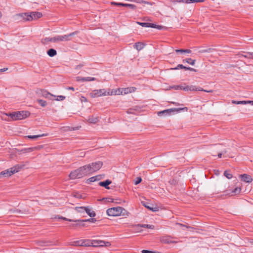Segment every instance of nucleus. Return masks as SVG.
<instances>
[{
    "label": "nucleus",
    "instance_id": "obj_1",
    "mask_svg": "<svg viewBox=\"0 0 253 253\" xmlns=\"http://www.w3.org/2000/svg\"><path fill=\"white\" fill-rule=\"evenodd\" d=\"M42 13L40 12H32L28 13H21L15 14L13 18L14 20L18 21H26L36 20L42 16Z\"/></svg>",
    "mask_w": 253,
    "mask_h": 253
},
{
    "label": "nucleus",
    "instance_id": "obj_2",
    "mask_svg": "<svg viewBox=\"0 0 253 253\" xmlns=\"http://www.w3.org/2000/svg\"><path fill=\"white\" fill-rule=\"evenodd\" d=\"M29 114L30 113L28 111L14 112L11 113H3L1 118L6 121H16L23 119Z\"/></svg>",
    "mask_w": 253,
    "mask_h": 253
},
{
    "label": "nucleus",
    "instance_id": "obj_3",
    "mask_svg": "<svg viewBox=\"0 0 253 253\" xmlns=\"http://www.w3.org/2000/svg\"><path fill=\"white\" fill-rule=\"evenodd\" d=\"M106 212L109 216H117L121 215H125L126 211L122 207H117L108 209Z\"/></svg>",
    "mask_w": 253,
    "mask_h": 253
},
{
    "label": "nucleus",
    "instance_id": "obj_4",
    "mask_svg": "<svg viewBox=\"0 0 253 253\" xmlns=\"http://www.w3.org/2000/svg\"><path fill=\"white\" fill-rule=\"evenodd\" d=\"M78 31H75L67 35L56 36L54 37H53V42H66L71 41V37L78 34Z\"/></svg>",
    "mask_w": 253,
    "mask_h": 253
},
{
    "label": "nucleus",
    "instance_id": "obj_5",
    "mask_svg": "<svg viewBox=\"0 0 253 253\" xmlns=\"http://www.w3.org/2000/svg\"><path fill=\"white\" fill-rule=\"evenodd\" d=\"M87 165L90 169L92 174L101 169L103 165V163L101 161H97Z\"/></svg>",
    "mask_w": 253,
    "mask_h": 253
},
{
    "label": "nucleus",
    "instance_id": "obj_6",
    "mask_svg": "<svg viewBox=\"0 0 253 253\" xmlns=\"http://www.w3.org/2000/svg\"><path fill=\"white\" fill-rule=\"evenodd\" d=\"M92 97H97L107 95V91L105 89H95L90 93Z\"/></svg>",
    "mask_w": 253,
    "mask_h": 253
},
{
    "label": "nucleus",
    "instance_id": "obj_7",
    "mask_svg": "<svg viewBox=\"0 0 253 253\" xmlns=\"http://www.w3.org/2000/svg\"><path fill=\"white\" fill-rule=\"evenodd\" d=\"M110 243L108 242H105L100 240H92L91 246L92 247H104L109 246Z\"/></svg>",
    "mask_w": 253,
    "mask_h": 253
},
{
    "label": "nucleus",
    "instance_id": "obj_8",
    "mask_svg": "<svg viewBox=\"0 0 253 253\" xmlns=\"http://www.w3.org/2000/svg\"><path fill=\"white\" fill-rule=\"evenodd\" d=\"M37 93L39 96L44 97L50 100H53V97H55V96L44 89H40L38 91Z\"/></svg>",
    "mask_w": 253,
    "mask_h": 253
},
{
    "label": "nucleus",
    "instance_id": "obj_9",
    "mask_svg": "<svg viewBox=\"0 0 253 253\" xmlns=\"http://www.w3.org/2000/svg\"><path fill=\"white\" fill-rule=\"evenodd\" d=\"M69 177L71 179H75L83 177L79 168L71 171L69 174Z\"/></svg>",
    "mask_w": 253,
    "mask_h": 253
},
{
    "label": "nucleus",
    "instance_id": "obj_10",
    "mask_svg": "<svg viewBox=\"0 0 253 253\" xmlns=\"http://www.w3.org/2000/svg\"><path fill=\"white\" fill-rule=\"evenodd\" d=\"M79 169L81 171L83 177L91 174L90 169H89L88 165L81 167L79 168Z\"/></svg>",
    "mask_w": 253,
    "mask_h": 253
},
{
    "label": "nucleus",
    "instance_id": "obj_11",
    "mask_svg": "<svg viewBox=\"0 0 253 253\" xmlns=\"http://www.w3.org/2000/svg\"><path fill=\"white\" fill-rule=\"evenodd\" d=\"M176 111H178V109H175V108L167 109V110H165L159 112L158 113V115L159 116H167V115H170V114L171 112H174Z\"/></svg>",
    "mask_w": 253,
    "mask_h": 253
},
{
    "label": "nucleus",
    "instance_id": "obj_12",
    "mask_svg": "<svg viewBox=\"0 0 253 253\" xmlns=\"http://www.w3.org/2000/svg\"><path fill=\"white\" fill-rule=\"evenodd\" d=\"M135 89L136 88L134 87L121 88V94H126L135 91Z\"/></svg>",
    "mask_w": 253,
    "mask_h": 253
},
{
    "label": "nucleus",
    "instance_id": "obj_13",
    "mask_svg": "<svg viewBox=\"0 0 253 253\" xmlns=\"http://www.w3.org/2000/svg\"><path fill=\"white\" fill-rule=\"evenodd\" d=\"M172 238L169 236H163L161 238L160 241L162 243L164 244H170L175 243V242L172 241Z\"/></svg>",
    "mask_w": 253,
    "mask_h": 253
},
{
    "label": "nucleus",
    "instance_id": "obj_14",
    "mask_svg": "<svg viewBox=\"0 0 253 253\" xmlns=\"http://www.w3.org/2000/svg\"><path fill=\"white\" fill-rule=\"evenodd\" d=\"M86 121L90 124H95L99 121V117L94 116H90L86 119Z\"/></svg>",
    "mask_w": 253,
    "mask_h": 253
},
{
    "label": "nucleus",
    "instance_id": "obj_15",
    "mask_svg": "<svg viewBox=\"0 0 253 253\" xmlns=\"http://www.w3.org/2000/svg\"><path fill=\"white\" fill-rule=\"evenodd\" d=\"M240 176L241 177L242 180L244 182L247 183H251L253 181V178L252 176L250 175L244 174L240 175Z\"/></svg>",
    "mask_w": 253,
    "mask_h": 253
},
{
    "label": "nucleus",
    "instance_id": "obj_16",
    "mask_svg": "<svg viewBox=\"0 0 253 253\" xmlns=\"http://www.w3.org/2000/svg\"><path fill=\"white\" fill-rule=\"evenodd\" d=\"M14 172L12 170V168H10L5 170L2 171L0 172V178H1V176L3 175L4 177L9 176L14 174Z\"/></svg>",
    "mask_w": 253,
    "mask_h": 253
},
{
    "label": "nucleus",
    "instance_id": "obj_17",
    "mask_svg": "<svg viewBox=\"0 0 253 253\" xmlns=\"http://www.w3.org/2000/svg\"><path fill=\"white\" fill-rule=\"evenodd\" d=\"M25 165L24 164H17L14 167H12V170L14 172V173H16L19 171L21 169H22L24 167H25Z\"/></svg>",
    "mask_w": 253,
    "mask_h": 253
},
{
    "label": "nucleus",
    "instance_id": "obj_18",
    "mask_svg": "<svg viewBox=\"0 0 253 253\" xmlns=\"http://www.w3.org/2000/svg\"><path fill=\"white\" fill-rule=\"evenodd\" d=\"M111 183L112 181L110 180L107 179L104 181H101L99 182V185L100 186L104 187L107 189H109L110 188L108 186V185L110 184Z\"/></svg>",
    "mask_w": 253,
    "mask_h": 253
},
{
    "label": "nucleus",
    "instance_id": "obj_19",
    "mask_svg": "<svg viewBox=\"0 0 253 253\" xmlns=\"http://www.w3.org/2000/svg\"><path fill=\"white\" fill-rule=\"evenodd\" d=\"M58 218L62 219H63L64 220L69 221H75V222H76V221H78V220H73L72 219H68V218H67L63 217V216H61V217L59 216ZM80 221H83V222L84 221L94 222V221H96V220L94 218H89V219H88L82 220H80Z\"/></svg>",
    "mask_w": 253,
    "mask_h": 253
},
{
    "label": "nucleus",
    "instance_id": "obj_20",
    "mask_svg": "<svg viewBox=\"0 0 253 253\" xmlns=\"http://www.w3.org/2000/svg\"><path fill=\"white\" fill-rule=\"evenodd\" d=\"M121 88H118L117 89H113L110 91V89L107 91V95H120L121 94Z\"/></svg>",
    "mask_w": 253,
    "mask_h": 253
},
{
    "label": "nucleus",
    "instance_id": "obj_21",
    "mask_svg": "<svg viewBox=\"0 0 253 253\" xmlns=\"http://www.w3.org/2000/svg\"><path fill=\"white\" fill-rule=\"evenodd\" d=\"M38 149H39V147H30V148L22 149L21 151L23 153H30L35 150H38Z\"/></svg>",
    "mask_w": 253,
    "mask_h": 253
},
{
    "label": "nucleus",
    "instance_id": "obj_22",
    "mask_svg": "<svg viewBox=\"0 0 253 253\" xmlns=\"http://www.w3.org/2000/svg\"><path fill=\"white\" fill-rule=\"evenodd\" d=\"M145 46V44L143 42H138L135 43L134 47L137 50L139 51L142 49Z\"/></svg>",
    "mask_w": 253,
    "mask_h": 253
},
{
    "label": "nucleus",
    "instance_id": "obj_23",
    "mask_svg": "<svg viewBox=\"0 0 253 253\" xmlns=\"http://www.w3.org/2000/svg\"><path fill=\"white\" fill-rule=\"evenodd\" d=\"M142 203L143 206H144L145 208H146L147 209H148L152 211H158L157 207H154V208L151 207L150 206H149V204L147 202H142Z\"/></svg>",
    "mask_w": 253,
    "mask_h": 253
},
{
    "label": "nucleus",
    "instance_id": "obj_24",
    "mask_svg": "<svg viewBox=\"0 0 253 253\" xmlns=\"http://www.w3.org/2000/svg\"><path fill=\"white\" fill-rule=\"evenodd\" d=\"M91 217H94L96 215L95 212L90 209L88 207H86L85 212Z\"/></svg>",
    "mask_w": 253,
    "mask_h": 253
},
{
    "label": "nucleus",
    "instance_id": "obj_25",
    "mask_svg": "<svg viewBox=\"0 0 253 253\" xmlns=\"http://www.w3.org/2000/svg\"><path fill=\"white\" fill-rule=\"evenodd\" d=\"M232 103L233 104H253V101H236L235 100H233L232 101Z\"/></svg>",
    "mask_w": 253,
    "mask_h": 253
},
{
    "label": "nucleus",
    "instance_id": "obj_26",
    "mask_svg": "<svg viewBox=\"0 0 253 253\" xmlns=\"http://www.w3.org/2000/svg\"><path fill=\"white\" fill-rule=\"evenodd\" d=\"M81 242L83 244V246H91V240H81Z\"/></svg>",
    "mask_w": 253,
    "mask_h": 253
},
{
    "label": "nucleus",
    "instance_id": "obj_27",
    "mask_svg": "<svg viewBox=\"0 0 253 253\" xmlns=\"http://www.w3.org/2000/svg\"><path fill=\"white\" fill-rule=\"evenodd\" d=\"M75 210L79 213H81V214H84L85 212L86 207H76Z\"/></svg>",
    "mask_w": 253,
    "mask_h": 253
},
{
    "label": "nucleus",
    "instance_id": "obj_28",
    "mask_svg": "<svg viewBox=\"0 0 253 253\" xmlns=\"http://www.w3.org/2000/svg\"><path fill=\"white\" fill-rule=\"evenodd\" d=\"M47 135V134L43 133L42 134L35 135H27V136H25V137L28 138L29 139H35V138H39L40 137L45 136Z\"/></svg>",
    "mask_w": 253,
    "mask_h": 253
},
{
    "label": "nucleus",
    "instance_id": "obj_29",
    "mask_svg": "<svg viewBox=\"0 0 253 253\" xmlns=\"http://www.w3.org/2000/svg\"><path fill=\"white\" fill-rule=\"evenodd\" d=\"M47 53L48 55L50 57H53L57 54L56 51L54 49H53V48L49 49L47 51Z\"/></svg>",
    "mask_w": 253,
    "mask_h": 253
},
{
    "label": "nucleus",
    "instance_id": "obj_30",
    "mask_svg": "<svg viewBox=\"0 0 253 253\" xmlns=\"http://www.w3.org/2000/svg\"><path fill=\"white\" fill-rule=\"evenodd\" d=\"M53 38L46 37L44 39H42L41 41V42L43 44H46L49 42H53Z\"/></svg>",
    "mask_w": 253,
    "mask_h": 253
},
{
    "label": "nucleus",
    "instance_id": "obj_31",
    "mask_svg": "<svg viewBox=\"0 0 253 253\" xmlns=\"http://www.w3.org/2000/svg\"><path fill=\"white\" fill-rule=\"evenodd\" d=\"M175 52L176 53H191L192 51L190 49H176Z\"/></svg>",
    "mask_w": 253,
    "mask_h": 253
},
{
    "label": "nucleus",
    "instance_id": "obj_32",
    "mask_svg": "<svg viewBox=\"0 0 253 253\" xmlns=\"http://www.w3.org/2000/svg\"><path fill=\"white\" fill-rule=\"evenodd\" d=\"M183 62H186L191 65H194L195 64V60H192V59L191 58H187V59H184L183 60Z\"/></svg>",
    "mask_w": 253,
    "mask_h": 253
},
{
    "label": "nucleus",
    "instance_id": "obj_33",
    "mask_svg": "<svg viewBox=\"0 0 253 253\" xmlns=\"http://www.w3.org/2000/svg\"><path fill=\"white\" fill-rule=\"evenodd\" d=\"M138 226H139L141 227L147 228L151 229H153L154 228V226L153 225H151V224H138Z\"/></svg>",
    "mask_w": 253,
    "mask_h": 253
},
{
    "label": "nucleus",
    "instance_id": "obj_34",
    "mask_svg": "<svg viewBox=\"0 0 253 253\" xmlns=\"http://www.w3.org/2000/svg\"><path fill=\"white\" fill-rule=\"evenodd\" d=\"M182 90H185V91H188V90H195V86L191 85V86H186L185 87L183 86Z\"/></svg>",
    "mask_w": 253,
    "mask_h": 253
},
{
    "label": "nucleus",
    "instance_id": "obj_35",
    "mask_svg": "<svg viewBox=\"0 0 253 253\" xmlns=\"http://www.w3.org/2000/svg\"><path fill=\"white\" fill-rule=\"evenodd\" d=\"M186 68H187V67H185V66H183L182 64H178L177 66V67H176L175 68H172L170 69V70H178V69H179L186 70Z\"/></svg>",
    "mask_w": 253,
    "mask_h": 253
},
{
    "label": "nucleus",
    "instance_id": "obj_36",
    "mask_svg": "<svg viewBox=\"0 0 253 253\" xmlns=\"http://www.w3.org/2000/svg\"><path fill=\"white\" fill-rule=\"evenodd\" d=\"M204 1V0H185V3H190L194 2H201Z\"/></svg>",
    "mask_w": 253,
    "mask_h": 253
},
{
    "label": "nucleus",
    "instance_id": "obj_37",
    "mask_svg": "<svg viewBox=\"0 0 253 253\" xmlns=\"http://www.w3.org/2000/svg\"><path fill=\"white\" fill-rule=\"evenodd\" d=\"M37 101L42 106L45 107L46 106L47 103L44 100L42 99H38Z\"/></svg>",
    "mask_w": 253,
    "mask_h": 253
},
{
    "label": "nucleus",
    "instance_id": "obj_38",
    "mask_svg": "<svg viewBox=\"0 0 253 253\" xmlns=\"http://www.w3.org/2000/svg\"><path fill=\"white\" fill-rule=\"evenodd\" d=\"M149 27L157 28V29H161L162 28V26H161L157 25H156L155 24H153V23H149Z\"/></svg>",
    "mask_w": 253,
    "mask_h": 253
},
{
    "label": "nucleus",
    "instance_id": "obj_39",
    "mask_svg": "<svg viewBox=\"0 0 253 253\" xmlns=\"http://www.w3.org/2000/svg\"><path fill=\"white\" fill-rule=\"evenodd\" d=\"M224 175L228 179H231L232 177V174L229 172L227 170H225L224 172Z\"/></svg>",
    "mask_w": 253,
    "mask_h": 253
},
{
    "label": "nucleus",
    "instance_id": "obj_40",
    "mask_svg": "<svg viewBox=\"0 0 253 253\" xmlns=\"http://www.w3.org/2000/svg\"><path fill=\"white\" fill-rule=\"evenodd\" d=\"M123 6L125 7H128L131 9H135L136 8V5L128 3H124V5Z\"/></svg>",
    "mask_w": 253,
    "mask_h": 253
},
{
    "label": "nucleus",
    "instance_id": "obj_41",
    "mask_svg": "<svg viewBox=\"0 0 253 253\" xmlns=\"http://www.w3.org/2000/svg\"><path fill=\"white\" fill-rule=\"evenodd\" d=\"M240 191H241V188L236 187L232 191V195H233V194L239 193L240 192Z\"/></svg>",
    "mask_w": 253,
    "mask_h": 253
},
{
    "label": "nucleus",
    "instance_id": "obj_42",
    "mask_svg": "<svg viewBox=\"0 0 253 253\" xmlns=\"http://www.w3.org/2000/svg\"><path fill=\"white\" fill-rule=\"evenodd\" d=\"M137 23L139 25L144 27H149V23H145V22H137Z\"/></svg>",
    "mask_w": 253,
    "mask_h": 253
},
{
    "label": "nucleus",
    "instance_id": "obj_43",
    "mask_svg": "<svg viewBox=\"0 0 253 253\" xmlns=\"http://www.w3.org/2000/svg\"><path fill=\"white\" fill-rule=\"evenodd\" d=\"M84 82L93 81L96 80V79L93 77H84Z\"/></svg>",
    "mask_w": 253,
    "mask_h": 253
},
{
    "label": "nucleus",
    "instance_id": "obj_44",
    "mask_svg": "<svg viewBox=\"0 0 253 253\" xmlns=\"http://www.w3.org/2000/svg\"><path fill=\"white\" fill-rule=\"evenodd\" d=\"M196 90V91H198H198H204L207 92H212V90H206L203 89L201 87L196 88L195 87V90Z\"/></svg>",
    "mask_w": 253,
    "mask_h": 253
},
{
    "label": "nucleus",
    "instance_id": "obj_45",
    "mask_svg": "<svg viewBox=\"0 0 253 253\" xmlns=\"http://www.w3.org/2000/svg\"><path fill=\"white\" fill-rule=\"evenodd\" d=\"M73 245L74 246H83V244H82L81 240L74 242V243L73 244Z\"/></svg>",
    "mask_w": 253,
    "mask_h": 253
},
{
    "label": "nucleus",
    "instance_id": "obj_46",
    "mask_svg": "<svg viewBox=\"0 0 253 253\" xmlns=\"http://www.w3.org/2000/svg\"><path fill=\"white\" fill-rule=\"evenodd\" d=\"M142 181V179L140 177H137L136 178L135 181H134V184L135 185H137L139 183H140Z\"/></svg>",
    "mask_w": 253,
    "mask_h": 253
},
{
    "label": "nucleus",
    "instance_id": "obj_47",
    "mask_svg": "<svg viewBox=\"0 0 253 253\" xmlns=\"http://www.w3.org/2000/svg\"><path fill=\"white\" fill-rule=\"evenodd\" d=\"M96 177H95V176H93V177H90L89 178H88L87 179V183H89V182H94V181H96Z\"/></svg>",
    "mask_w": 253,
    "mask_h": 253
},
{
    "label": "nucleus",
    "instance_id": "obj_48",
    "mask_svg": "<svg viewBox=\"0 0 253 253\" xmlns=\"http://www.w3.org/2000/svg\"><path fill=\"white\" fill-rule=\"evenodd\" d=\"M111 4L114 5H117V6H123L124 5V3H123L116 2H114V1L111 2Z\"/></svg>",
    "mask_w": 253,
    "mask_h": 253
},
{
    "label": "nucleus",
    "instance_id": "obj_49",
    "mask_svg": "<svg viewBox=\"0 0 253 253\" xmlns=\"http://www.w3.org/2000/svg\"><path fill=\"white\" fill-rule=\"evenodd\" d=\"M65 98V97L63 95H59L57 96L56 100L57 101H62Z\"/></svg>",
    "mask_w": 253,
    "mask_h": 253
},
{
    "label": "nucleus",
    "instance_id": "obj_50",
    "mask_svg": "<svg viewBox=\"0 0 253 253\" xmlns=\"http://www.w3.org/2000/svg\"><path fill=\"white\" fill-rule=\"evenodd\" d=\"M172 88H174L175 90L181 89L182 90L183 86L181 85H174L171 87Z\"/></svg>",
    "mask_w": 253,
    "mask_h": 253
},
{
    "label": "nucleus",
    "instance_id": "obj_51",
    "mask_svg": "<svg viewBox=\"0 0 253 253\" xmlns=\"http://www.w3.org/2000/svg\"><path fill=\"white\" fill-rule=\"evenodd\" d=\"M85 155V152L84 151H81L79 152L78 156L80 157H84Z\"/></svg>",
    "mask_w": 253,
    "mask_h": 253
},
{
    "label": "nucleus",
    "instance_id": "obj_52",
    "mask_svg": "<svg viewBox=\"0 0 253 253\" xmlns=\"http://www.w3.org/2000/svg\"><path fill=\"white\" fill-rule=\"evenodd\" d=\"M76 80L77 82H84V77H77Z\"/></svg>",
    "mask_w": 253,
    "mask_h": 253
},
{
    "label": "nucleus",
    "instance_id": "obj_53",
    "mask_svg": "<svg viewBox=\"0 0 253 253\" xmlns=\"http://www.w3.org/2000/svg\"><path fill=\"white\" fill-rule=\"evenodd\" d=\"M243 56L245 58L251 59V52H248Z\"/></svg>",
    "mask_w": 253,
    "mask_h": 253
},
{
    "label": "nucleus",
    "instance_id": "obj_54",
    "mask_svg": "<svg viewBox=\"0 0 253 253\" xmlns=\"http://www.w3.org/2000/svg\"><path fill=\"white\" fill-rule=\"evenodd\" d=\"M142 253H158L155 252L150 251L148 250H143L141 251Z\"/></svg>",
    "mask_w": 253,
    "mask_h": 253
},
{
    "label": "nucleus",
    "instance_id": "obj_55",
    "mask_svg": "<svg viewBox=\"0 0 253 253\" xmlns=\"http://www.w3.org/2000/svg\"><path fill=\"white\" fill-rule=\"evenodd\" d=\"M131 1L139 3H142V2H143V0H131Z\"/></svg>",
    "mask_w": 253,
    "mask_h": 253
},
{
    "label": "nucleus",
    "instance_id": "obj_56",
    "mask_svg": "<svg viewBox=\"0 0 253 253\" xmlns=\"http://www.w3.org/2000/svg\"><path fill=\"white\" fill-rule=\"evenodd\" d=\"M186 70H189V71H191L196 72V69H195L194 68H191V67H187Z\"/></svg>",
    "mask_w": 253,
    "mask_h": 253
},
{
    "label": "nucleus",
    "instance_id": "obj_57",
    "mask_svg": "<svg viewBox=\"0 0 253 253\" xmlns=\"http://www.w3.org/2000/svg\"><path fill=\"white\" fill-rule=\"evenodd\" d=\"M95 177H96V179H96V181H99V180H100L101 179V178H102V177H101V175H98L95 176Z\"/></svg>",
    "mask_w": 253,
    "mask_h": 253
},
{
    "label": "nucleus",
    "instance_id": "obj_58",
    "mask_svg": "<svg viewBox=\"0 0 253 253\" xmlns=\"http://www.w3.org/2000/svg\"><path fill=\"white\" fill-rule=\"evenodd\" d=\"M133 112H134V110L132 109H129L127 111V113H129V114H133Z\"/></svg>",
    "mask_w": 253,
    "mask_h": 253
},
{
    "label": "nucleus",
    "instance_id": "obj_59",
    "mask_svg": "<svg viewBox=\"0 0 253 253\" xmlns=\"http://www.w3.org/2000/svg\"><path fill=\"white\" fill-rule=\"evenodd\" d=\"M8 70L7 68H4L3 69H0V72H3L7 71Z\"/></svg>",
    "mask_w": 253,
    "mask_h": 253
},
{
    "label": "nucleus",
    "instance_id": "obj_60",
    "mask_svg": "<svg viewBox=\"0 0 253 253\" xmlns=\"http://www.w3.org/2000/svg\"><path fill=\"white\" fill-rule=\"evenodd\" d=\"M66 89L72 90L73 91L75 90V88L73 87H68L66 88Z\"/></svg>",
    "mask_w": 253,
    "mask_h": 253
},
{
    "label": "nucleus",
    "instance_id": "obj_61",
    "mask_svg": "<svg viewBox=\"0 0 253 253\" xmlns=\"http://www.w3.org/2000/svg\"><path fill=\"white\" fill-rule=\"evenodd\" d=\"M143 3H145V4H150V5H152V3L150 2H148V1H144L143 0Z\"/></svg>",
    "mask_w": 253,
    "mask_h": 253
},
{
    "label": "nucleus",
    "instance_id": "obj_62",
    "mask_svg": "<svg viewBox=\"0 0 253 253\" xmlns=\"http://www.w3.org/2000/svg\"><path fill=\"white\" fill-rule=\"evenodd\" d=\"M178 2H185V0H176Z\"/></svg>",
    "mask_w": 253,
    "mask_h": 253
},
{
    "label": "nucleus",
    "instance_id": "obj_63",
    "mask_svg": "<svg viewBox=\"0 0 253 253\" xmlns=\"http://www.w3.org/2000/svg\"><path fill=\"white\" fill-rule=\"evenodd\" d=\"M222 153H221V152L219 153L218 154V158H221V157H222Z\"/></svg>",
    "mask_w": 253,
    "mask_h": 253
},
{
    "label": "nucleus",
    "instance_id": "obj_64",
    "mask_svg": "<svg viewBox=\"0 0 253 253\" xmlns=\"http://www.w3.org/2000/svg\"><path fill=\"white\" fill-rule=\"evenodd\" d=\"M251 59H253V52H251Z\"/></svg>",
    "mask_w": 253,
    "mask_h": 253
}]
</instances>
